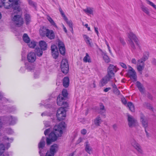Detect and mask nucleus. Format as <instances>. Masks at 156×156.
Segmentation results:
<instances>
[{
    "mask_svg": "<svg viewBox=\"0 0 156 156\" xmlns=\"http://www.w3.org/2000/svg\"><path fill=\"white\" fill-rule=\"evenodd\" d=\"M83 61L85 62H91L90 57L88 53H86L85 56L83 58Z\"/></svg>",
    "mask_w": 156,
    "mask_h": 156,
    "instance_id": "obj_31",
    "label": "nucleus"
},
{
    "mask_svg": "<svg viewBox=\"0 0 156 156\" xmlns=\"http://www.w3.org/2000/svg\"><path fill=\"white\" fill-rule=\"evenodd\" d=\"M136 85L140 91L142 93H144V89L141 83L139 81L136 83Z\"/></svg>",
    "mask_w": 156,
    "mask_h": 156,
    "instance_id": "obj_25",
    "label": "nucleus"
},
{
    "mask_svg": "<svg viewBox=\"0 0 156 156\" xmlns=\"http://www.w3.org/2000/svg\"><path fill=\"white\" fill-rule=\"evenodd\" d=\"M127 116L128 124L129 127H132L137 125V120L132 115L128 114Z\"/></svg>",
    "mask_w": 156,
    "mask_h": 156,
    "instance_id": "obj_8",
    "label": "nucleus"
},
{
    "mask_svg": "<svg viewBox=\"0 0 156 156\" xmlns=\"http://www.w3.org/2000/svg\"><path fill=\"white\" fill-rule=\"evenodd\" d=\"M62 95L64 98H66L68 95V93L67 90L66 89H64L63 90L62 92V94L61 95Z\"/></svg>",
    "mask_w": 156,
    "mask_h": 156,
    "instance_id": "obj_40",
    "label": "nucleus"
},
{
    "mask_svg": "<svg viewBox=\"0 0 156 156\" xmlns=\"http://www.w3.org/2000/svg\"><path fill=\"white\" fill-rule=\"evenodd\" d=\"M100 110L99 111V113L102 114L105 112V109L104 106L102 104H100Z\"/></svg>",
    "mask_w": 156,
    "mask_h": 156,
    "instance_id": "obj_34",
    "label": "nucleus"
},
{
    "mask_svg": "<svg viewBox=\"0 0 156 156\" xmlns=\"http://www.w3.org/2000/svg\"><path fill=\"white\" fill-rule=\"evenodd\" d=\"M112 78H109L107 75L106 76L103 78L101 81V84L102 87L106 84L108 81L110 80V79Z\"/></svg>",
    "mask_w": 156,
    "mask_h": 156,
    "instance_id": "obj_22",
    "label": "nucleus"
},
{
    "mask_svg": "<svg viewBox=\"0 0 156 156\" xmlns=\"http://www.w3.org/2000/svg\"><path fill=\"white\" fill-rule=\"evenodd\" d=\"M81 133L82 134L85 135L87 133V130L85 129H83L81 131Z\"/></svg>",
    "mask_w": 156,
    "mask_h": 156,
    "instance_id": "obj_51",
    "label": "nucleus"
},
{
    "mask_svg": "<svg viewBox=\"0 0 156 156\" xmlns=\"http://www.w3.org/2000/svg\"><path fill=\"white\" fill-rule=\"evenodd\" d=\"M85 144H86L85 147V151L89 154H91L92 153V149L90 144L88 141L86 142Z\"/></svg>",
    "mask_w": 156,
    "mask_h": 156,
    "instance_id": "obj_19",
    "label": "nucleus"
},
{
    "mask_svg": "<svg viewBox=\"0 0 156 156\" xmlns=\"http://www.w3.org/2000/svg\"><path fill=\"white\" fill-rule=\"evenodd\" d=\"M51 53L52 55L54 58L56 59L58 57V50L57 51H55L54 52H52Z\"/></svg>",
    "mask_w": 156,
    "mask_h": 156,
    "instance_id": "obj_41",
    "label": "nucleus"
},
{
    "mask_svg": "<svg viewBox=\"0 0 156 156\" xmlns=\"http://www.w3.org/2000/svg\"><path fill=\"white\" fill-rule=\"evenodd\" d=\"M28 3L29 4L31 5L34 6V7H35L36 5V4L33 2L31 0H28Z\"/></svg>",
    "mask_w": 156,
    "mask_h": 156,
    "instance_id": "obj_47",
    "label": "nucleus"
},
{
    "mask_svg": "<svg viewBox=\"0 0 156 156\" xmlns=\"http://www.w3.org/2000/svg\"><path fill=\"white\" fill-rule=\"evenodd\" d=\"M141 8L142 11L143 12H144L148 16L150 15V12L147 8L144 5H142Z\"/></svg>",
    "mask_w": 156,
    "mask_h": 156,
    "instance_id": "obj_29",
    "label": "nucleus"
},
{
    "mask_svg": "<svg viewBox=\"0 0 156 156\" xmlns=\"http://www.w3.org/2000/svg\"><path fill=\"white\" fill-rule=\"evenodd\" d=\"M94 28L95 32L97 33L98 36L99 32L98 31V28L97 27H94Z\"/></svg>",
    "mask_w": 156,
    "mask_h": 156,
    "instance_id": "obj_55",
    "label": "nucleus"
},
{
    "mask_svg": "<svg viewBox=\"0 0 156 156\" xmlns=\"http://www.w3.org/2000/svg\"><path fill=\"white\" fill-rule=\"evenodd\" d=\"M5 150L4 145L2 144H0V156L2 154Z\"/></svg>",
    "mask_w": 156,
    "mask_h": 156,
    "instance_id": "obj_37",
    "label": "nucleus"
},
{
    "mask_svg": "<svg viewBox=\"0 0 156 156\" xmlns=\"http://www.w3.org/2000/svg\"><path fill=\"white\" fill-rule=\"evenodd\" d=\"M131 62L132 63L136 64V61L135 58H133L131 60Z\"/></svg>",
    "mask_w": 156,
    "mask_h": 156,
    "instance_id": "obj_56",
    "label": "nucleus"
},
{
    "mask_svg": "<svg viewBox=\"0 0 156 156\" xmlns=\"http://www.w3.org/2000/svg\"><path fill=\"white\" fill-rule=\"evenodd\" d=\"M45 145V142L40 141V143L38 144V148L39 149V153L40 154L41 156H42V154H43V153H42L41 150L44 147Z\"/></svg>",
    "mask_w": 156,
    "mask_h": 156,
    "instance_id": "obj_23",
    "label": "nucleus"
},
{
    "mask_svg": "<svg viewBox=\"0 0 156 156\" xmlns=\"http://www.w3.org/2000/svg\"><path fill=\"white\" fill-rule=\"evenodd\" d=\"M5 119L7 121V123L9 125H14L16 123V119L13 118L12 116L5 117Z\"/></svg>",
    "mask_w": 156,
    "mask_h": 156,
    "instance_id": "obj_17",
    "label": "nucleus"
},
{
    "mask_svg": "<svg viewBox=\"0 0 156 156\" xmlns=\"http://www.w3.org/2000/svg\"><path fill=\"white\" fill-rule=\"evenodd\" d=\"M51 50L52 52L58 51V48L56 45L54 44L52 45L51 47Z\"/></svg>",
    "mask_w": 156,
    "mask_h": 156,
    "instance_id": "obj_45",
    "label": "nucleus"
},
{
    "mask_svg": "<svg viewBox=\"0 0 156 156\" xmlns=\"http://www.w3.org/2000/svg\"><path fill=\"white\" fill-rule=\"evenodd\" d=\"M3 6L6 9L13 8L12 0H3Z\"/></svg>",
    "mask_w": 156,
    "mask_h": 156,
    "instance_id": "obj_16",
    "label": "nucleus"
},
{
    "mask_svg": "<svg viewBox=\"0 0 156 156\" xmlns=\"http://www.w3.org/2000/svg\"><path fill=\"white\" fill-rule=\"evenodd\" d=\"M66 127V124L63 122H62L58 125H55L54 127L53 132H51L48 137L47 138V144L49 145L52 142L56 140L58 137L62 135L63 133L62 130Z\"/></svg>",
    "mask_w": 156,
    "mask_h": 156,
    "instance_id": "obj_1",
    "label": "nucleus"
},
{
    "mask_svg": "<svg viewBox=\"0 0 156 156\" xmlns=\"http://www.w3.org/2000/svg\"><path fill=\"white\" fill-rule=\"evenodd\" d=\"M12 3L13 8H14L16 5L19 4L21 3L20 0H12Z\"/></svg>",
    "mask_w": 156,
    "mask_h": 156,
    "instance_id": "obj_35",
    "label": "nucleus"
},
{
    "mask_svg": "<svg viewBox=\"0 0 156 156\" xmlns=\"http://www.w3.org/2000/svg\"><path fill=\"white\" fill-rule=\"evenodd\" d=\"M64 108H60L57 110L56 116L58 119L61 121L64 119L66 116V111Z\"/></svg>",
    "mask_w": 156,
    "mask_h": 156,
    "instance_id": "obj_6",
    "label": "nucleus"
},
{
    "mask_svg": "<svg viewBox=\"0 0 156 156\" xmlns=\"http://www.w3.org/2000/svg\"><path fill=\"white\" fill-rule=\"evenodd\" d=\"M83 10L86 13L90 14H92L93 13V10L90 8H87L86 9H84Z\"/></svg>",
    "mask_w": 156,
    "mask_h": 156,
    "instance_id": "obj_36",
    "label": "nucleus"
},
{
    "mask_svg": "<svg viewBox=\"0 0 156 156\" xmlns=\"http://www.w3.org/2000/svg\"><path fill=\"white\" fill-rule=\"evenodd\" d=\"M117 69L115 66L112 65H110L108 69L107 76L109 78H112L114 76V72H116Z\"/></svg>",
    "mask_w": 156,
    "mask_h": 156,
    "instance_id": "obj_10",
    "label": "nucleus"
},
{
    "mask_svg": "<svg viewBox=\"0 0 156 156\" xmlns=\"http://www.w3.org/2000/svg\"><path fill=\"white\" fill-rule=\"evenodd\" d=\"M145 131L146 133V135L147 137H149L150 136V134L149 133L147 132L146 130V129H145Z\"/></svg>",
    "mask_w": 156,
    "mask_h": 156,
    "instance_id": "obj_63",
    "label": "nucleus"
},
{
    "mask_svg": "<svg viewBox=\"0 0 156 156\" xmlns=\"http://www.w3.org/2000/svg\"><path fill=\"white\" fill-rule=\"evenodd\" d=\"M127 106L131 111L132 112H134L135 111L134 106L132 102H128L127 104Z\"/></svg>",
    "mask_w": 156,
    "mask_h": 156,
    "instance_id": "obj_28",
    "label": "nucleus"
},
{
    "mask_svg": "<svg viewBox=\"0 0 156 156\" xmlns=\"http://www.w3.org/2000/svg\"><path fill=\"white\" fill-rule=\"evenodd\" d=\"M29 47L31 48H34L36 45L35 42L34 41H32L30 43L28 44Z\"/></svg>",
    "mask_w": 156,
    "mask_h": 156,
    "instance_id": "obj_42",
    "label": "nucleus"
},
{
    "mask_svg": "<svg viewBox=\"0 0 156 156\" xmlns=\"http://www.w3.org/2000/svg\"><path fill=\"white\" fill-rule=\"evenodd\" d=\"M13 12L14 14L12 18V20L13 24L18 27L22 26L23 23V21L21 15L20 14V11L14 9Z\"/></svg>",
    "mask_w": 156,
    "mask_h": 156,
    "instance_id": "obj_2",
    "label": "nucleus"
},
{
    "mask_svg": "<svg viewBox=\"0 0 156 156\" xmlns=\"http://www.w3.org/2000/svg\"><path fill=\"white\" fill-rule=\"evenodd\" d=\"M128 75L130 77H132L134 81L136 80L137 76L136 73L134 69L128 70Z\"/></svg>",
    "mask_w": 156,
    "mask_h": 156,
    "instance_id": "obj_18",
    "label": "nucleus"
},
{
    "mask_svg": "<svg viewBox=\"0 0 156 156\" xmlns=\"http://www.w3.org/2000/svg\"><path fill=\"white\" fill-rule=\"evenodd\" d=\"M4 139H6V140H7L8 141H9L10 142H12L13 140V139H12V138L9 139V138L7 137L6 136L5 137Z\"/></svg>",
    "mask_w": 156,
    "mask_h": 156,
    "instance_id": "obj_54",
    "label": "nucleus"
},
{
    "mask_svg": "<svg viewBox=\"0 0 156 156\" xmlns=\"http://www.w3.org/2000/svg\"><path fill=\"white\" fill-rule=\"evenodd\" d=\"M122 103L126 105L127 103V101L125 98H123L122 99Z\"/></svg>",
    "mask_w": 156,
    "mask_h": 156,
    "instance_id": "obj_57",
    "label": "nucleus"
},
{
    "mask_svg": "<svg viewBox=\"0 0 156 156\" xmlns=\"http://www.w3.org/2000/svg\"><path fill=\"white\" fill-rule=\"evenodd\" d=\"M119 64H120V66L122 68H125V69H127V66L125 64H124V63H122V62H120L119 63Z\"/></svg>",
    "mask_w": 156,
    "mask_h": 156,
    "instance_id": "obj_48",
    "label": "nucleus"
},
{
    "mask_svg": "<svg viewBox=\"0 0 156 156\" xmlns=\"http://www.w3.org/2000/svg\"><path fill=\"white\" fill-rule=\"evenodd\" d=\"M2 117H0V128L2 127L3 122L2 120Z\"/></svg>",
    "mask_w": 156,
    "mask_h": 156,
    "instance_id": "obj_53",
    "label": "nucleus"
},
{
    "mask_svg": "<svg viewBox=\"0 0 156 156\" xmlns=\"http://www.w3.org/2000/svg\"><path fill=\"white\" fill-rule=\"evenodd\" d=\"M103 57L104 60L106 62H108L110 61V59L105 54H103Z\"/></svg>",
    "mask_w": 156,
    "mask_h": 156,
    "instance_id": "obj_38",
    "label": "nucleus"
},
{
    "mask_svg": "<svg viewBox=\"0 0 156 156\" xmlns=\"http://www.w3.org/2000/svg\"><path fill=\"white\" fill-rule=\"evenodd\" d=\"M23 39L24 41L26 43H28L30 41L29 37H28L27 34H25L23 36Z\"/></svg>",
    "mask_w": 156,
    "mask_h": 156,
    "instance_id": "obj_33",
    "label": "nucleus"
},
{
    "mask_svg": "<svg viewBox=\"0 0 156 156\" xmlns=\"http://www.w3.org/2000/svg\"><path fill=\"white\" fill-rule=\"evenodd\" d=\"M113 128L114 130H116L117 129V126L116 124H114L113 126Z\"/></svg>",
    "mask_w": 156,
    "mask_h": 156,
    "instance_id": "obj_59",
    "label": "nucleus"
},
{
    "mask_svg": "<svg viewBox=\"0 0 156 156\" xmlns=\"http://www.w3.org/2000/svg\"><path fill=\"white\" fill-rule=\"evenodd\" d=\"M24 19L25 20L26 24H27L31 21V16L28 13H26L24 15Z\"/></svg>",
    "mask_w": 156,
    "mask_h": 156,
    "instance_id": "obj_27",
    "label": "nucleus"
},
{
    "mask_svg": "<svg viewBox=\"0 0 156 156\" xmlns=\"http://www.w3.org/2000/svg\"><path fill=\"white\" fill-rule=\"evenodd\" d=\"M47 19L52 25L56 28L57 27L55 23L52 19L50 16H48Z\"/></svg>",
    "mask_w": 156,
    "mask_h": 156,
    "instance_id": "obj_32",
    "label": "nucleus"
},
{
    "mask_svg": "<svg viewBox=\"0 0 156 156\" xmlns=\"http://www.w3.org/2000/svg\"><path fill=\"white\" fill-rule=\"evenodd\" d=\"M144 105L145 107H147L148 109L153 110V108L149 103H145L144 104Z\"/></svg>",
    "mask_w": 156,
    "mask_h": 156,
    "instance_id": "obj_46",
    "label": "nucleus"
},
{
    "mask_svg": "<svg viewBox=\"0 0 156 156\" xmlns=\"http://www.w3.org/2000/svg\"><path fill=\"white\" fill-rule=\"evenodd\" d=\"M35 52L37 55L39 56H41L42 55V50L39 48H36L35 49Z\"/></svg>",
    "mask_w": 156,
    "mask_h": 156,
    "instance_id": "obj_30",
    "label": "nucleus"
},
{
    "mask_svg": "<svg viewBox=\"0 0 156 156\" xmlns=\"http://www.w3.org/2000/svg\"><path fill=\"white\" fill-rule=\"evenodd\" d=\"M39 46L41 49L42 50H45L47 48V44L44 41H41L39 42Z\"/></svg>",
    "mask_w": 156,
    "mask_h": 156,
    "instance_id": "obj_20",
    "label": "nucleus"
},
{
    "mask_svg": "<svg viewBox=\"0 0 156 156\" xmlns=\"http://www.w3.org/2000/svg\"><path fill=\"white\" fill-rule=\"evenodd\" d=\"M111 89V87H107L104 90V92H107L109 90H110Z\"/></svg>",
    "mask_w": 156,
    "mask_h": 156,
    "instance_id": "obj_58",
    "label": "nucleus"
},
{
    "mask_svg": "<svg viewBox=\"0 0 156 156\" xmlns=\"http://www.w3.org/2000/svg\"><path fill=\"white\" fill-rule=\"evenodd\" d=\"M83 37L86 44L91 46V43L92 42V39L87 35L85 34H83Z\"/></svg>",
    "mask_w": 156,
    "mask_h": 156,
    "instance_id": "obj_21",
    "label": "nucleus"
},
{
    "mask_svg": "<svg viewBox=\"0 0 156 156\" xmlns=\"http://www.w3.org/2000/svg\"><path fill=\"white\" fill-rule=\"evenodd\" d=\"M40 32L42 36L45 35L48 38L50 39H53L55 37V35L52 30H50L48 29L43 28L40 29Z\"/></svg>",
    "mask_w": 156,
    "mask_h": 156,
    "instance_id": "obj_5",
    "label": "nucleus"
},
{
    "mask_svg": "<svg viewBox=\"0 0 156 156\" xmlns=\"http://www.w3.org/2000/svg\"><path fill=\"white\" fill-rule=\"evenodd\" d=\"M146 1L148 4L152 6L155 10H156V5L149 0H146Z\"/></svg>",
    "mask_w": 156,
    "mask_h": 156,
    "instance_id": "obj_39",
    "label": "nucleus"
},
{
    "mask_svg": "<svg viewBox=\"0 0 156 156\" xmlns=\"http://www.w3.org/2000/svg\"><path fill=\"white\" fill-rule=\"evenodd\" d=\"M59 12H60L62 16L63 17L64 20H67V17L65 16V15L64 14V12H63L62 10V9L61 8H59Z\"/></svg>",
    "mask_w": 156,
    "mask_h": 156,
    "instance_id": "obj_43",
    "label": "nucleus"
},
{
    "mask_svg": "<svg viewBox=\"0 0 156 156\" xmlns=\"http://www.w3.org/2000/svg\"><path fill=\"white\" fill-rule=\"evenodd\" d=\"M50 131L51 130H50V129L49 128L46 129L44 132V134L46 135L50 133Z\"/></svg>",
    "mask_w": 156,
    "mask_h": 156,
    "instance_id": "obj_49",
    "label": "nucleus"
},
{
    "mask_svg": "<svg viewBox=\"0 0 156 156\" xmlns=\"http://www.w3.org/2000/svg\"><path fill=\"white\" fill-rule=\"evenodd\" d=\"M140 121L142 123L143 126L145 129H146L148 126V120L142 114H140Z\"/></svg>",
    "mask_w": 156,
    "mask_h": 156,
    "instance_id": "obj_13",
    "label": "nucleus"
},
{
    "mask_svg": "<svg viewBox=\"0 0 156 156\" xmlns=\"http://www.w3.org/2000/svg\"><path fill=\"white\" fill-rule=\"evenodd\" d=\"M61 68L63 73L67 74L69 71V66L68 62L66 59H63L61 64Z\"/></svg>",
    "mask_w": 156,
    "mask_h": 156,
    "instance_id": "obj_7",
    "label": "nucleus"
},
{
    "mask_svg": "<svg viewBox=\"0 0 156 156\" xmlns=\"http://www.w3.org/2000/svg\"><path fill=\"white\" fill-rule=\"evenodd\" d=\"M62 27L63 28V30L66 33H67V30L66 28L65 27L64 25L63 24H62Z\"/></svg>",
    "mask_w": 156,
    "mask_h": 156,
    "instance_id": "obj_60",
    "label": "nucleus"
},
{
    "mask_svg": "<svg viewBox=\"0 0 156 156\" xmlns=\"http://www.w3.org/2000/svg\"><path fill=\"white\" fill-rule=\"evenodd\" d=\"M69 84V80L68 77H65L63 80V85L65 87H67Z\"/></svg>",
    "mask_w": 156,
    "mask_h": 156,
    "instance_id": "obj_24",
    "label": "nucleus"
},
{
    "mask_svg": "<svg viewBox=\"0 0 156 156\" xmlns=\"http://www.w3.org/2000/svg\"><path fill=\"white\" fill-rule=\"evenodd\" d=\"M58 46L60 53L62 55H64L65 52V48L64 43L60 41H59Z\"/></svg>",
    "mask_w": 156,
    "mask_h": 156,
    "instance_id": "obj_15",
    "label": "nucleus"
},
{
    "mask_svg": "<svg viewBox=\"0 0 156 156\" xmlns=\"http://www.w3.org/2000/svg\"><path fill=\"white\" fill-rule=\"evenodd\" d=\"M151 62L153 65L156 66V59L153 58L152 59Z\"/></svg>",
    "mask_w": 156,
    "mask_h": 156,
    "instance_id": "obj_52",
    "label": "nucleus"
},
{
    "mask_svg": "<svg viewBox=\"0 0 156 156\" xmlns=\"http://www.w3.org/2000/svg\"><path fill=\"white\" fill-rule=\"evenodd\" d=\"M120 41L122 44H125V42L123 39L121 38H120Z\"/></svg>",
    "mask_w": 156,
    "mask_h": 156,
    "instance_id": "obj_61",
    "label": "nucleus"
},
{
    "mask_svg": "<svg viewBox=\"0 0 156 156\" xmlns=\"http://www.w3.org/2000/svg\"><path fill=\"white\" fill-rule=\"evenodd\" d=\"M102 122V120L99 116H98L94 119V123L95 125L97 126H100V124Z\"/></svg>",
    "mask_w": 156,
    "mask_h": 156,
    "instance_id": "obj_26",
    "label": "nucleus"
},
{
    "mask_svg": "<svg viewBox=\"0 0 156 156\" xmlns=\"http://www.w3.org/2000/svg\"><path fill=\"white\" fill-rule=\"evenodd\" d=\"M58 150V146L56 144H54L51 147L49 151L46 153L45 156H54L55 154Z\"/></svg>",
    "mask_w": 156,
    "mask_h": 156,
    "instance_id": "obj_11",
    "label": "nucleus"
},
{
    "mask_svg": "<svg viewBox=\"0 0 156 156\" xmlns=\"http://www.w3.org/2000/svg\"><path fill=\"white\" fill-rule=\"evenodd\" d=\"M147 97L150 99H152V96L149 94H148L147 95Z\"/></svg>",
    "mask_w": 156,
    "mask_h": 156,
    "instance_id": "obj_64",
    "label": "nucleus"
},
{
    "mask_svg": "<svg viewBox=\"0 0 156 156\" xmlns=\"http://www.w3.org/2000/svg\"><path fill=\"white\" fill-rule=\"evenodd\" d=\"M131 144L139 154H143V151L140 145L135 140H132Z\"/></svg>",
    "mask_w": 156,
    "mask_h": 156,
    "instance_id": "obj_9",
    "label": "nucleus"
},
{
    "mask_svg": "<svg viewBox=\"0 0 156 156\" xmlns=\"http://www.w3.org/2000/svg\"><path fill=\"white\" fill-rule=\"evenodd\" d=\"M65 99L62 95H59L57 99V103L59 106H62L63 105V108H67L68 106V103L64 101Z\"/></svg>",
    "mask_w": 156,
    "mask_h": 156,
    "instance_id": "obj_12",
    "label": "nucleus"
},
{
    "mask_svg": "<svg viewBox=\"0 0 156 156\" xmlns=\"http://www.w3.org/2000/svg\"><path fill=\"white\" fill-rule=\"evenodd\" d=\"M27 59L29 62H34L36 59L35 53L34 52L29 53L27 55Z\"/></svg>",
    "mask_w": 156,
    "mask_h": 156,
    "instance_id": "obj_14",
    "label": "nucleus"
},
{
    "mask_svg": "<svg viewBox=\"0 0 156 156\" xmlns=\"http://www.w3.org/2000/svg\"><path fill=\"white\" fill-rule=\"evenodd\" d=\"M4 98L2 93L0 92V99L2 100Z\"/></svg>",
    "mask_w": 156,
    "mask_h": 156,
    "instance_id": "obj_62",
    "label": "nucleus"
},
{
    "mask_svg": "<svg viewBox=\"0 0 156 156\" xmlns=\"http://www.w3.org/2000/svg\"><path fill=\"white\" fill-rule=\"evenodd\" d=\"M128 43L133 49H135V47L133 41L136 44H137L138 39L136 35L132 32L130 31L128 35Z\"/></svg>",
    "mask_w": 156,
    "mask_h": 156,
    "instance_id": "obj_4",
    "label": "nucleus"
},
{
    "mask_svg": "<svg viewBox=\"0 0 156 156\" xmlns=\"http://www.w3.org/2000/svg\"><path fill=\"white\" fill-rule=\"evenodd\" d=\"M114 92L115 94L117 95L120 94V91L117 89L114 90Z\"/></svg>",
    "mask_w": 156,
    "mask_h": 156,
    "instance_id": "obj_50",
    "label": "nucleus"
},
{
    "mask_svg": "<svg viewBox=\"0 0 156 156\" xmlns=\"http://www.w3.org/2000/svg\"><path fill=\"white\" fill-rule=\"evenodd\" d=\"M149 53L147 51L144 52L141 58L138 60L137 64V69L140 74L142 73V71L145 66L144 62L149 58Z\"/></svg>",
    "mask_w": 156,
    "mask_h": 156,
    "instance_id": "obj_3",
    "label": "nucleus"
},
{
    "mask_svg": "<svg viewBox=\"0 0 156 156\" xmlns=\"http://www.w3.org/2000/svg\"><path fill=\"white\" fill-rule=\"evenodd\" d=\"M66 21V23L69 26V28L73 27V23L72 21L71 20L68 21V19L67 18V20H65Z\"/></svg>",
    "mask_w": 156,
    "mask_h": 156,
    "instance_id": "obj_44",
    "label": "nucleus"
}]
</instances>
